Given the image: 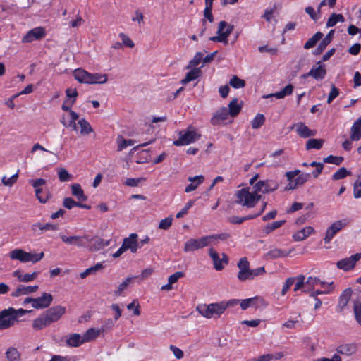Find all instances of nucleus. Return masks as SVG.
Segmentation results:
<instances>
[{"mask_svg": "<svg viewBox=\"0 0 361 361\" xmlns=\"http://www.w3.org/2000/svg\"><path fill=\"white\" fill-rule=\"evenodd\" d=\"M65 313V307L61 305L52 307L35 319L32 321V327L35 331L42 330L59 321Z\"/></svg>", "mask_w": 361, "mask_h": 361, "instance_id": "f257e3e1", "label": "nucleus"}, {"mask_svg": "<svg viewBox=\"0 0 361 361\" xmlns=\"http://www.w3.org/2000/svg\"><path fill=\"white\" fill-rule=\"evenodd\" d=\"M235 197L237 204L247 208L254 207L261 199V195L257 194L253 187L237 190Z\"/></svg>", "mask_w": 361, "mask_h": 361, "instance_id": "f03ea898", "label": "nucleus"}, {"mask_svg": "<svg viewBox=\"0 0 361 361\" xmlns=\"http://www.w3.org/2000/svg\"><path fill=\"white\" fill-rule=\"evenodd\" d=\"M195 310L204 318L217 319L224 313V305H221V302L202 303L197 305Z\"/></svg>", "mask_w": 361, "mask_h": 361, "instance_id": "7ed1b4c3", "label": "nucleus"}, {"mask_svg": "<svg viewBox=\"0 0 361 361\" xmlns=\"http://www.w3.org/2000/svg\"><path fill=\"white\" fill-rule=\"evenodd\" d=\"M27 311L23 309L15 310L13 307L0 312V330L8 329L14 325L17 319L22 317Z\"/></svg>", "mask_w": 361, "mask_h": 361, "instance_id": "20e7f679", "label": "nucleus"}, {"mask_svg": "<svg viewBox=\"0 0 361 361\" xmlns=\"http://www.w3.org/2000/svg\"><path fill=\"white\" fill-rule=\"evenodd\" d=\"M178 138L173 141L175 146L188 145L198 140L201 135L192 126H189L187 129L177 131Z\"/></svg>", "mask_w": 361, "mask_h": 361, "instance_id": "39448f33", "label": "nucleus"}, {"mask_svg": "<svg viewBox=\"0 0 361 361\" xmlns=\"http://www.w3.org/2000/svg\"><path fill=\"white\" fill-rule=\"evenodd\" d=\"M44 254L43 252L39 253H32L25 252V250L20 248L14 249L9 253V257L11 259L18 260L23 263H36L40 261L44 257Z\"/></svg>", "mask_w": 361, "mask_h": 361, "instance_id": "423d86ee", "label": "nucleus"}, {"mask_svg": "<svg viewBox=\"0 0 361 361\" xmlns=\"http://www.w3.org/2000/svg\"><path fill=\"white\" fill-rule=\"evenodd\" d=\"M233 25L226 21H221L218 25L216 36L209 38V40L217 42H222L224 44H228V37L233 30Z\"/></svg>", "mask_w": 361, "mask_h": 361, "instance_id": "0eeeda50", "label": "nucleus"}, {"mask_svg": "<svg viewBox=\"0 0 361 361\" xmlns=\"http://www.w3.org/2000/svg\"><path fill=\"white\" fill-rule=\"evenodd\" d=\"M29 183L35 188V196L41 203H46L50 197L47 192H44L42 186L46 184L43 178L30 179Z\"/></svg>", "mask_w": 361, "mask_h": 361, "instance_id": "6e6552de", "label": "nucleus"}, {"mask_svg": "<svg viewBox=\"0 0 361 361\" xmlns=\"http://www.w3.org/2000/svg\"><path fill=\"white\" fill-rule=\"evenodd\" d=\"M85 243H87L85 248L90 251H97L108 246L110 244V240H104L99 237L85 234Z\"/></svg>", "mask_w": 361, "mask_h": 361, "instance_id": "1a4fd4ad", "label": "nucleus"}, {"mask_svg": "<svg viewBox=\"0 0 361 361\" xmlns=\"http://www.w3.org/2000/svg\"><path fill=\"white\" fill-rule=\"evenodd\" d=\"M253 188L257 194L259 192L268 193L277 190L279 184L273 180H259L253 185Z\"/></svg>", "mask_w": 361, "mask_h": 361, "instance_id": "9d476101", "label": "nucleus"}, {"mask_svg": "<svg viewBox=\"0 0 361 361\" xmlns=\"http://www.w3.org/2000/svg\"><path fill=\"white\" fill-rule=\"evenodd\" d=\"M59 237L62 242L68 245H75L79 248L87 246V243H85V234L83 235H67L61 233Z\"/></svg>", "mask_w": 361, "mask_h": 361, "instance_id": "9b49d317", "label": "nucleus"}, {"mask_svg": "<svg viewBox=\"0 0 361 361\" xmlns=\"http://www.w3.org/2000/svg\"><path fill=\"white\" fill-rule=\"evenodd\" d=\"M237 265L239 269L237 276L238 279L241 281L250 280L251 269H250L249 262L247 261V258H240Z\"/></svg>", "mask_w": 361, "mask_h": 361, "instance_id": "f8f14e48", "label": "nucleus"}, {"mask_svg": "<svg viewBox=\"0 0 361 361\" xmlns=\"http://www.w3.org/2000/svg\"><path fill=\"white\" fill-rule=\"evenodd\" d=\"M361 258L360 253H356L350 256L349 257L341 259L337 262L336 266L339 269H342L343 271H349L353 269L357 262H358Z\"/></svg>", "mask_w": 361, "mask_h": 361, "instance_id": "ddd939ff", "label": "nucleus"}, {"mask_svg": "<svg viewBox=\"0 0 361 361\" xmlns=\"http://www.w3.org/2000/svg\"><path fill=\"white\" fill-rule=\"evenodd\" d=\"M208 252L213 261L214 267L216 270H222L224 266L228 264V259L224 253L222 254V257L220 259L219 253L214 248H209Z\"/></svg>", "mask_w": 361, "mask_h": 361, "instance_id": "4468645a", "label": "nucleus"}, {"mask_svg": "<svg viewBox=\"0 0 361 361\" xmlns=\"http://www.w3.org/2000/svg\"><path fill=\"white\" fill-rule=\"evenodd\" d=\"M78 114L75 111H70L69 114H63L61 118V123L65 128H69L73 131H78V127L76 124V121H78Z\"/></svg>", "mask_w": 361, "mask_h": 361, "instance_id": "2eb2a0df", "label": "nucleus"}, {"mask_svg": "<svg viewBox=\"0 0 361 361\" xmlns=\"http://www.w3.org/2000/svg\"><path fill=\"white\" fill-rule=\"evenodd\" d=\"M326 74L325 65L323 64L321 61H318L315 65H314L310 71L303 75L304 78L307 76H311L317 80H323Z\"/></svg>", "mask_w": 361, "mask_h": 361, "instance_id": "dca6fc26", "label": "nucleus"}, {"mask_svg": "<svg viewBox=\"0 0 361 361\" xmlns=\"http://www.w3.org/2000/svg\"><path fill=\"white\" fill-rule=\"evenodd\" d=\"M267 202H263L261 205L257 209V212L254 214H250L245 216H232L229 218V221L232 224H240L245 221L253 219L260 216L266 208Z\"/></svg>", "mask_w": 361, "mask_h": 361, "instance_id": "f3484780", "label": "nucleus"}, {"mask_svg": "<svg viewBox=\"0 0 361 361\" xmlns=\"http://www.w3.org/2000/svg\"><path fill=\"white\" fill-rule=\"evenodd\" d=\"M46 32L44 27H37L28 31L27 34L22 39L24 43H30L34 40H39L44 37Z\"/></svg>", "mask_w": 361, "mask_h": 361, "instance_id": "a211bd4d", "label": "nucleus"}, {"mask_svg": "<svg viewBox=\"0 0 361 361\" xmlns=\"http://www.w3.org/2000/svg\"><path fill=\"white\" fill-rule=\"evenodd\" d=\"M347 225L344 221H336L334 222L326 230V235L324 238L325 243H329L334 237V235Z\"/></svg>", "mask_w": 361, "mask_h": 361, "instance_id": "6ab92c4d", "label": "nucleus"}, {"mask_svg": "<svg viewBox=\"0 0 361 361\" xmlns=\"http://www.w3.org/2000/svg\"><path fill=\"white\" fill-rule=\"evenodd\" d=\"M137 238L138 235L136 233L130 234L128 237L123 240L122 247L126 251L130 250L132 253H136L140 248Z\"/></svg>", "mask_w": 361, "mask_h": 361, "instance_id": "aec40b11", "label": "nucleus"}, {"mask_svg": "<svg viewBox=\"0 0 361 361\" xmlns=\"http://www.w3.org/2000/svg\"><path fill=\"white\" fill-rule=\"evenodd\" d=\"M53 297L50 293H43L40 297L33 300V307L35 309H44L48 307L52 302Z\"/></svg>", "mask_w": 361, "mask_h": 361, "instance_id": "412c9836", "label": "nucleus"}, {"mask_svg": "<svg viewBox=\"0 0 361 361\" xmlns=\"http://www.w3.org/2000/svg\"><path fill=\"white\" fill-rule=\"evenodd\" d=\"M292 129H294L297 134L301 137H309L316 135L317 131L310 130L305 123L298 122L293 125Z\"/></svg>", "mask_w": 361, "mask_h": 361, "instance_id": "4be33fe9", "label": "nucleus"}, {"mask_svg": "<svg viewBox=\"0 0 361 361\" xmlns=\"http://www.w3.org/2000/svg\"><path fill=\"white\" fill-rule=\"evenodd\" d=\"M230 116L228 109L226 107H221L215 111L212 118H211V123L212 125H218L221 121L228 119Z\"/></svg>", "mask_w": 361, "mask_h": 361, "instance_id": "5701e85b", "label": "nucleus"}, {"mask_svg": "<svg viewBox=\"0 0 361 361\" xmlns=\"http://www.w3.org/2000/svg\"><path fill=\"white\" fill-rule=\"evenodd\" d=\"M204 179L205 178L203 175L188 177V180L190 184L185 187V192L188 193L195 190L204 181Z\"/></svg>", "mask_w": 361, "mask_h": 361, "instance_id": "b1692460", "label": "nucleus"}, {"mask_svg": "<svg viewBox=\"0 0 361 361\" xmlns=\"http://www.w3.org/2000/svg\"><path fill=\"white\" fill-rule=\"evenodd\" d=\"M314 233V229L313 227L308 226H306L298 231H296L293 235V238L295 241L300 242L305 240L307 239L309 236L312 235Z\"/></svg>", "mask_w": 361, "mask_h": 361, "instance_id": "393cba45", "label": "nucleus"}, {"mask_svg": "<svg viewBox=\"0 0 361 361\" xmlns=\"http://www.w3.org/2000/svg\"><path fill=\"white\" fill-rule=\"evenodd\" d=\"M38 286H25L23 285H20L13 292H12L11 295L13 297H18L20 295H29L30 293L36 292Z\"/></svg>", "mask_w": 361, "mask_h": 361, "instance_id": "a878e982", "label": "nucleus"}, {"mask_svg": "<svg viewBox=\"0 0 361 361\" xmlns=\"http://www.w3.org/2000/svg\"><path fill=\"white\" fill-rule=\"evenodd\" d=\"M352 290L351 288L345 289L339 298L338 304L337 305V310L338 312L343 311V310L347 306L351 295H352Z\"/></svg>", "mask_w": 361, "mask_h": 361, "instance_id": "bb28decb", "label": "nucleus"}, {"mask_svg": "<svg viewBox=\"0 0 361 361\" xmlns=\"http://www.w3.org/2000/svg\"><path fill=\"white\" fill-rule=\"evenodd\" d=\"M318 285H320L321 287H324L326 282L320 281V279L317 277L310 276L305 281V290L307 292H311L314 290V288Z\"/></svg>", "mask_w": 361, "mask_h": 361, "instance_id": "cd10ccee", "label": "nucleus"}, {"mask_svg": "<svg viewBox=\"0 0 361 361\" xmlns=\"http://www.w3.org/2000/svg\"><path fill=\"white\" fill-rule=\"evenodd\" d=\"M293 91V86L290 84L287 85L281 91L272 93L267 95H264L263 98H269L274 97L276 99H283L288 95H290Z\"/></svg>", "mask_w": 361, "mask_h": 361, "instance_id": "c85d7f7f", "label": "nucleus"}, {"mask_svg": "<svg viewBox=\"0 0 361 361\" xmlns=\"http://www.w3.org/2000/svg\"><path fill=\"white\" fill-rule=\"evenodd\" d=\"M71 194L74 197H76V199L79 202H85L87 200V197L85 195L83 190L82 189L81 186L78 183H74L71 185Z\"/></svg>", "mask_w": 361, "mask_h": 361, "instance_id": "c756f323", "label": "nucleus"}, {"mask_svg": "<svg viewBox=\"0 0 361 361\" xmlns=\"http://www.w3.org/2000/svg\"><path fill=\"white\" fill-rule=\"evenodd\" d=\"M350 138L351 140L357 141L361 138V118L357 119L352 126Z\"/></svg>", "mask_w": 361, "mask_h": 361, "instance_id": "7c9ffc66", "label": "nucleus"}, {"mask_svg": "<svg viewBox=\"0 0 361 361\" xmlns=\"http://www.w3.org/2000/svg\"><path fill=\"white\" fill-rule=\"evenodd\" d=\"M84 343L83 336L78 334H72L66 338V344L71 347H78Z\"/></svg>", "mask_w": 361, "mask_h": 361, "instance_id": "2f4dec72", "label": "nucleus"}, {"mask_svg": "<svg viewBox=\"0 0 361 361\" xmlns=\"http://www.w3.org/2000/svg\"><path fill=\"white\" fill-rule=\"evenodd\" d=\"M202 249L199 238H190L188 240L183 247L185 252H193Z\"/></svg>", "mask_w": 361, "mask_h": 361, "instance_id": "473e14b6", "label": "nucleus"}, {"mask_svg": "<svg viewBox=\"0 0 361 361\" xmlns=\"http://www.w3.org/2000/svg\"><path fill=\"white\" fill-rule=\"evenodd\" d=\"M6 361H21V355L16 348L9 347L5 352Z\"/></svg>", "mask_w": 361, "mask_h": 361, "instance_id": "72a5a7b5", "label": "nucleus"}, {"mask_svg": "<svg viewBox=\"0 0 361 361\" xmlns=\"http://www.w3.org/2000/svg\"><path fill=\"white\" fill-rule=\"evenodd\" d=\"M108 78L106 74L102 73H90L87 84H104L107 82Z\"/></svg>", "mask_w": 361, "mask_h": 361, "instance_id": "f704fd0d", "label": "nucleus"}, {"mask_svg": "<svg viewBox=\"0 0 361 361\" xmlns=\"http://www.w3.org/2000/svg\"><path fill=\"white\" fill-rule=\"evenodd\" d=\"M78 124L80 127L79 132L82 135H87L94 131L90 123L85 118L78 120Z\"/></svg>", "mask_w": 361, "mask_h": 361, "instance_id": "c9c22d12", "label": "nucleus"}, {"mask_svg": "<svg viewBox=\"0 0 361 361\" xmlns=\"http://www.w3.org/2000/svg\"><path fill=\"white\" fill-rule=\"evenodd\" d=\"M242 109V103H239L238 99H233L228 104V113L231 116H236Z\"/></svg>", "mask_w": 361, "mask_h": 361, "instance_id": "e433bc0d", "label": "nucleus"}, {"mask_svg": "<svg viewBox=\"0 0 361 361\" xmlns=\"http://www.w3.org/2000/svg\"><path fill=\"white\" fill-rule=\"evenodd\" d=\"M101 332V329H99L90 328L87 329L82 335L85 343L94 340L99 336Z\"/></svg>", "mask_w": 361, "mask_h": 361, "instance_id": "4c0bfd02", "label": "nucleus"}, {"mask_svg": "<svg viewBox=\"0 0 361 361\" xmlns=\"http://www.w3.org/2000/svg\"><path fill=\"white\" fill-rule=\"evenodd\" d=\"M73 75L75 79L78 80L79 82L87 84V80H89L90 77V73L87 72L86 71L82 68H78L75 70Z\"/></svg>", "mask_w": 361, "mask_h": 361, "instance_id": "58836bf2", "label": "nucleus"}, {"mask_svg": "<svg viewBox=\"0 0 361 361\" xmlns=\"http://www.w3.org/2000/svg\"><path fill=\"white\" fill-rule=\"evenodd\" d=\"M200 75V68H192L185 75V78L181 80L183 85H185L190 81L197 79Z\"/></svg>", "mask_w": 361, "mask_h": 361, "instance_id": "ea45409f", "label": "nucleus"}, {"mask_svg": "<svg viewBox=\"0 0 361 361\" xmlns=\"http://www.w3.org/2000/svg\"><path fill=\"white\" fill-rule=\"evenodd\" d=\"M104 269V266L102 263L99 262L96 264L94 266H92L90 268H87L84 271L80 274V276L81 279H85L89 275L94 274L97 271H102Z\"/></svg>", "mask_w": 361, "mask_h": 361, "instance_id": "a19ab883", "label": "nucleus"}, {"mask_svg": "<svg viewBox=\"0 0 361 361\" xmlns=\"http://www.w3.org/2000/svg\"><path fill=\"white\" fill-rule=\"evenodd\" d=\"M356 348L353 344L341 345L337 348V352L342 355H351L355 353Z\"/></svg>", "mask_w": 361, "mask_h": 361, "instance_id": "79ce46f5", "label": "nucleus"}, {"mask_svg": "<svg viewBox=\"0 0 361 361\" xmlns=\"http://www.w3.org/2000/svg\"><path fill=\"white\" fill-rule=\"evenodd\" d=\"M300 171L295 170L294 171H289L286 173V177L290 183L286 186V190H293L296 188L297 183H295L293 178L299 173Z\"/></svg>", "mask_w": 361, "mask_h": 361, "instance_id": "37998d69", "label": "nucleus"}, {"mask_svg": "<svg viewBox=\"0 0 361 361\" xmlns=\"http://www.w3.org/2000/svg\"><path fill=\"white\" fill-rule=\"evenodd\" d=\"M323 34L320 32L315 33L307 42L304 44V49H309L315 46L317 42L322 39Z\"/></svg>", "mask_w": 361, "mask_h": 361, "instance_id": "c03bdc74", "label": "nucleus"}, {"mask_svg": "<svg viewBox=\"0 0 361 361\" xmlns=\"http://www.w3.org/2000/svg\"><path fill=\"white\" fill-rule=\"evenodd\" d=\"M324 144V140L322 139L312 138L307 140L306 143L307 149H319Z\"/></svg>", "mask_w": 361, "mask_h": 361, "instance_id": "a18cd8bd", "label": "nucleus"}, {"mask_svg": "<svg viewBox=\"0 0 361 361\" xmlns=\"http://www.w3.org/2000/svg\"><path fill=\"white\" fill-rule=\"evenodd\" d=\"M208 237L209 238V241L210 245H216L219 240H225L229 237V235L227 233H220L209 235Z\"/></svg>", "mask_w": 361, "mask_h": 361, "instance_id": "49530a36", "label": "nucleus"}, {"mask_svg": "<svg viewBox=\"0 0 361 361\" xmlns=\"http://www.w3.org/2000/svg\"><path fill=\"white\" fill-rule=\"evenodd\" d=\"M116 142L118 145V150L121 151L128 146L133 145L135 141L133 140H126L122 136H118L116 139Z\"/></svg>", "mask_w": 361, "mask_h": 361, "instance_id": "de8ad7c7", "label": "nucleus"}, {"mask_svg": "<svg viewBox=\"0 0 361 361\" xmlns=\"http://www.w3.org/2000/svg\"><path fill=\"white\" fill-rule=\"evenodd\" d=\"M57 173L60 181L67 182L73 179V176L64 168H58Z\"/></svg>", "mask_w": 361, "mask_h": 361, "instance_id": "09e8293b", "label": "nucleus"}, {"mask_svg": "<svg viewBox=\"0 0 361 361\" xmlns=\"http://www.w3.org/2000/svg\"><path fill=\"white\" fill-rule=\"evenodd\" d=\"M343 21L344 17L343 16V15L333 13L332 15H331V16L327 20L326 27H331L334 26L337 23Z\"/></svg>", "mask_w": 361, "mask_h": 361, "instance_id": "8fccbe9b", "label": "nucleus"}, {"mask_svg": "<svg viewBox=\"0 0 361 361\" xmlns=\"http://www.w3.org/2000/svg\"><path fill=\"white\" fill-rule=\"evenodd\" d=\"M334 33V30H331L329 34L326 36V37L321 42L319 47L317 49V54L321 53L326 47L331 42L332 39V35Z\"/></svg>", "mask_w": 361, "mask_h": 361, "instance_id": "3c124183", "label": "nucleus"}, {"mask_svg": "<svg viewBox=\"0 0 361 361\" xmlns=\"http://www.w3.org/2000/svg\"><path fill=\"white\" fill-rule=\"evenodd\" d=\"M264 116L262 114H258L251 121L252 128L253 129H258L264 123Z\"/></svg>", "mask_w": 361, "mask_h": 361, "instance_id": "603ef678", "label": "nucleus"}, {"mask_svg": "<svg viewBox=\"0 0 361 361\" xmlns=\"http://www.w3.org/2000/svg\"><path fill=\"white\" fill-rule=\"evenodd\" d=\"M350 171H348L345 167H341L333 174L331 178L334 180L343 179L347 176L350 175Z\"/></svg>", "mask_w": 361, "mask_h": 361, "instance_id": "864d4df0", "label": "nucleus"}, {"mask_svg": "<svg viewBox=\"0 0 361 361\" xmlns=\"http://www.w3.org/2000/svg\"><path fill=\"white\" fill-rule=\"evenodd\" d=\"M18 178V173H16L11 177H7L6 176H4L1 178V181L4 185L7 187L13 186L17 181Z\"/></svg>", "mask_w": 361, "mask_h": 361, "instance_id": "5fc2aeb1", "label": "nucleus"}, {"mask_svg": "<svg viewBox=\"0 0 361 361\" xmlns=\"http://www.w3.org/2000/svg\"><path fill=\"white\" fill-rule=\"evenodd\" d=\"M133 278H127L118 287L117 290L115 291V295L116 296H120L122 295L123 292L129 286V285L132 283Z\"/></svg>", "mask_w": 361, "mask_h": 361, "instance_id": "6e6d98bb", "label": "nucleus"}, {"mask_svg": "<svg viewBox=\"0 0 361 361\" xmlns=\"http://www.w3.org/2000/svg\"><path fill=\"white\" fill-rule=\"evenodd\" d=\"M229 84L233 88L238 89V88L244 87L245 85V80H243L239 78L238 77L234 75L230 80Z\"/></svg>", "mask_w": 361, "mask_h": 361, "instance_id": "4d7b16f0", "label": "nucleus"}, {"mask_svg": "<svg viewBox=\"0 0 361 361\" xmlns=\"http://www.w3.org/2000/svg\"><path fill=\"white\" fill-rule=\"evenodd\" d=\"M257 300H259L258 297H253V298L244 299V300L240 301V307L243 310H246L247 308L254 305L255 304V302Z\"/></svg>", "mask_w": 361, "mask_h": 361, "instance_id": "13d9d810", "label": "nucleus"}, {"mask_svg": "<svg viewBox=\"0 0 361 361\" xmlns=\"http://www.w3.org/2000/svg\"><path fill=\"white\" fill-rule=\"evenodd\" d=\"M323 161L324 163H329L338 166L343 161V157L329 155L327 157L324 158Z\"/></svg>", "mask_w": 361, "mask_h": 361, "instance_id": "bf43d9fd", "label": "nucleus"}, {"mask_svg": "<svg viewBox=\"0 0 361 361\" xmlns=\"http://www.w3.org/2000/svg\"><path fill=\"white\" fill-rule=\"evenodd\" d=\"M354 314L356 321L361 325V302L355 301L353 305Z\"/></svg>", "mask_w": 361, "mask_h": 361, "instance_id": "052dcab7", "label": "nucleus"}, {"mask_svg": "<svg viewBox=\"0 0 361 361\" xmlns=\"http://www.w3.org/2000/svg\"><path fill=\"white\" fill-rule=\"evenodd\" d=\"M267 255L270 258H278L286 256L287 253L280 249L274 248L268 252Z\"/></svg>", "mask_w": 361, "mask_h": 361, "instance_id": "680f3d73", "label": "nucleus"}, {"mask_svg": "<svg viewBox=\"0 0 361 361\" xmlns=\"http://www.w3.org/2000/svg\"><path fill=\"white\" fill-rule=\"evenodd\" d=\"M202 54L201 52H197L194 58L189 62V64L187 66V68H195L202 60Z\"/></svg>", "mask_w": 361, "mask_h": 361, "instance_id": "e2e57ef3", "label": "nucleus"}, {"mask_svg": "<svg viewBox=\"0 0 361 361\" xmlns=\"http://www.w3.org/2000/svg\"><path fill=\"white\" fill-rule=\"evenodd\" d=\"M146 180L145 178H129L126 179L125 180V185L130 186V187H136L140 183L144 182Z\"/></svg>", "mask_w": 361, "mask_h": 361, "instance_id": "0e129e2a", "label": "nucleus"}, {"mask_svg": "<svg viewBox=\"0 0 361 361\" xmlns=\"http://www.w3.org/2000/svg\"><path fill=\"white\" fill-rule=\"evenodd\" d=\"M120 39L122 41L123 46L133 48L135 46L134 42L124 33L121 32L118 35Z\"/></svg>", "mask_w": 361, "mask_h": 361, "instance_id": "69168bd1", "label": "nucleus"}, {"mask_svg": "<svg viewBox=\"0 0 361 361\" xmlns=\"http://www.w3.org/2000/svg\"><path fill=\"white\" fill-rule=\"evenodd\" d=\"M173 221V217L169 216L167 218H165L159 222V228L160 229L166 230L168 229L172 224Z\"/></svg>", "mask_w": 361, "mask_h": 361, "instance_id": "338daca9", "label": "nucleus"}, {"mask_svg": "<svg viewBox=\"0 0 361 361\" xmlns=\"http://www.w3.org/2000/svg\"><path fill=\"white\" fill-rule=\"evenodd\" d=\"M63 206L68 209H71L78 206V202L71 197H66L63 199Z\"/></svg>", "mask_w": 361, "mask_h": 361, "instance_id": "774afa93", "label": "nucleus"}]
</instances>
